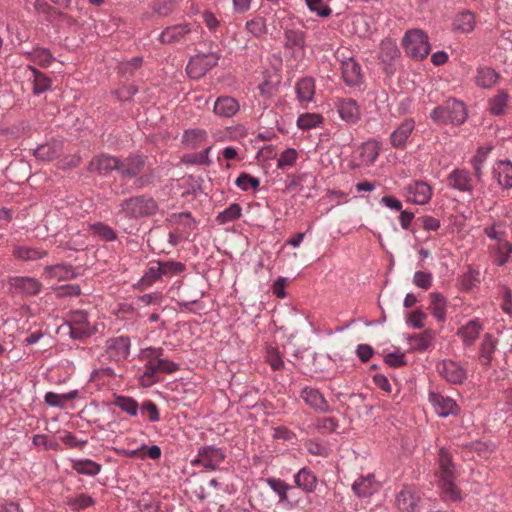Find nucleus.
Masks as SVG:
<instances>
[{
  "mask_svg": "<svg viewBox=\"0 0 512 512\" xmlns=\"http://www.w3.org/2000/svg\"><path fill=\"white\" fill-rule=\"evenodd\" d=\"M185 270V265L177 261H151L149 267L140 279L139 284L148 287L162 278V276H171L180 274Z\"/></svg>",
  "mask_w": 512,
  "mask_h": 512,
  "instance_id": "obj_4",
  "label": "nucleus"
},
{
  "mask_svg": "<svg viewBox=\"0 0 512 512\" xmlns=\"http://www.w3.org/2000/svg\"><path fill=\"white\" fill-rule=\"evenodd\" d=\"M238 110V102L230 96H221L214 104L215 114L222 117H232Z\"/></svg>",
  "mask_w": 512,
  "mask_h": 512,
  "instance_id": "obj_27",
  "label": "nucleus"
},
{
  "mask_svg": "<svg viewBox=\"0 0 512 512\" xmlns=\"http://www.w3.org/2000/svg\"><path fill=\"white\" fill-rule=\"evenodd\" d=\"M432 280V274L429 272L416 271L413 276V284L424 290L432 286Z\"/></svg>",
  "mask_w": 512,
  "mask_h": 512,
  "instance_id": "obj_60",
  "label": "nucleus"
},
{
  "mask_svg": "<svg viewBox=\"0 0 512 512\" xmlns=\"http://www.w3.org/2000/svg\"><path fill=\"white\" fill-rule=\"evenodd\" d=\"M429 298L430 306L428 309L437 321L443 322L446 319V298L439 292L430 293Z\"/></svg>",
  "mask_w": 512,
  "mask_h": 512,
  "instance_id": "obj_28",
  "label": "nucleus"
},
{
  "mask_svg": "<svg viewBox=\"0 0 512 512\" xmlns=\"http://www.w3.org/2000/svg\"><path fill=\"white\" fill-rule=\"evenodd\" d=\"M114 405L130 416H137L138 414L139 405L137 401L132 397L122 395L116 396Z\"/></svg>",
  "mask_w": 512,
  "mask_h": 512,
  "instance_id": "obj_44",
  "label": "nucleus"
},
{
  "mask_svg": "<svg viewBox=\"0 0 512 512\" xmlns=\"http://www.w3.org/2000/svg\"><path fill=\"white\" fill-rule=\"evenodd\" d=\"M95 504V500L88 494L80 493L74 497H70L67 499V505L72 510H82L93 506Z\"/></svg>",
  "mask_w": 512,
  "mask_h": 512,
  "instance_id": "obj_45",
  "label": "nucleus"
},
{
  "mask_svg": "<svg viewBox=\"0 0 512 512\" xmlns=\"http://www.w3.org/2000/svg\"><path fill=\"white\" fill-rule=\"evenodd\" d=\"M297 98L301 103H308L313 100L315 94L314 80L310 77L300 79L295 86Z\"/></svg>",
  "mask_w": 512,
  "mask_h": 512,
  "instance_id": "obj_31",
  "label": "nucleus"
},
{
  "mask_svg": "<svg viewBox=\"0 0 512 512\" xmlns=\"http://www.w3.org/2000/svg\"><path fill=\"white\" fill-rule=\"evenodd\" d=\"M142 413L148 414L150 422H158L160 420V413L157 405L151 400L144 401L139 407Z\"/></svg>",
  "mask_w": 512,
  "mask_h": 512,
  "instance_id": "obj_61",
  "label": "nucleus"
},
{
  "mask_svg": "<svg viewBox=\"0 0 512 512\" xmlns=\"http://www.w3.org/2000/svg\"><path fill=\"white\" fill-rule=\"evenodd\" d=\"M500 75L491 67H479L475 77L477 86L488 89L494 86Z\"/></svg>",
  "mask_w": 512,
  "mask_h": 512,
  "instance_id": "obj_32",
  "label": "nucleus"
},
{
  "mask_svg": "<svg viewBox=\"0 0 512 512\" xmlns=\"http://www.w3.org/2000/svg\"><path fill=\"white\" fill-rule=\"evenodd\" d=\"M146 157L140 154H130L123 160L119 159L118 173L121 178H135L143 171Z\"/></svg>",
  "mask_w": 512,
  "mask_h": 512,
  "instance_id": "obj_12",
  "label": "nucleus"
},
{
  "mask_svg": "<svg viewBox=\"0 0 512 512\" xmlns=\"http://www.w3.org/2000/svg\"><path fill=\"white\" fill-rule=\"evenodd\" d=\"M28 69L31 73L30 79H32L33 93L35 95L42 94L51 89V79L46 74L33 66H29Z\"/></svg>",
  "mask_w": 512,
  "mask_h": 512,
  "instance_id": "obj_30",
  "label": "nucleus"
},
{
  "mask_svg": "<svg viewBox=\"0 0 512 512\" xmlns=\"http://www.w3.org/2000/svg\"><path fill=\"white\" fill-rule=\"evenodd\" d=\"M81 293V288L78 284L62 285L56 289L58 297L78 296Z\"/></svg>",
  "mask_w": 512,
  "mask_h": 512,
  "instance_id": "obj_64",
  "label": "nucleus"
},
{
  "mask_svg": "<svg viewBox=\"0 0 512 512\" xmlns=\"http://www.w3.org/2000/svg\"><path fill=\"white\" fill-rule=\"evenodd\" d=\"M266 362L270 365V367L274 370H282L285 367L282 356L277 348L270 347L266 352Z\"/></svg>",
  "mask_w": 512,
  "mask_h": 512,
  "instance_id": "obj_56",
  "label": "nucleus"
},
{
  "mask_svg": "<svg viewBox=\"0 0 512 512\" xmlns=\"http://www.w3.org/2000/svg\"><path fill=\"white\" fill-rule=\"evenodd\" d=\"M60 439L69 448L83 449L88 443L87 439H78L72 432L68 431H66Z\"/></svg>",
  "mask_w": 512,
  "mask_h": 512,
  "instance_id": "obj_62",
  "label": "nucleus"
},
{
  "mask_svg": "<svg viewBox=\"0 0 512 512\" xmlns=\"http://www.w3.org/2000/svg\"><path fill=\"white\" fill-rule=\"evenodd\" d=\"M405 190L407 200L418 205L428 203L432 197V188L423 181H414L408 184Z\"/></svg>",
  "mask_w": 512,
  "mask_h": 512,
  "instance_id": "obj_16",
  "label": "nucleus"
},
{
  "mask_svg": "<svg viewBox=\"0 0 512 512\" xmlns=\"http://www.w3.org/2000/svg\"><path fill=\"white\" fill-rule=\"evenodd\" d=\"M285 47L289 49H303L305 43V32L300 29H287L284 32Z\"/></svg>",
  "mask_w": 512,
  "mask_h": 512,
  "instance_id": "obj_36",
  "label": "nucleus"
},
{
  "mask_svg": "<svg viewBox=\"0 0 512 512\" xmlns=\"http://www.w3.org/2000/svg\"><path fill=\"white\" fill-rule=\"evenodd\" d=\"M509 95L504 90L498 92L489 102L490 111L494 115H502L505 112Z\"/></svg>",
  "mask_w": 512,
  "mask_h": 512,
  "instance_id": "obj_47",
  "label": "nucleus"
},
{
  "mask_svg": "<svg viewBox=\"0 0 512 512\" xmlns=\"http://www.w3.org/2000/svg\"><path fill=\"white\" fill-rule=\"evenodd\" d=\"M420 503V495L410 486H404L396 496V505L400 512H418Z\"/></svg>",
  "mask_w": 512,
  "mask_h": 512,
  "instance_id": "obj_14",
  "label": "nucleus"
},
{
  "mask_svg": "<svg viewBox=\"0 0 512 512\" xmlns=\"http://www.w3.org/2000/svg\"><path fill=\"white\" fill-rule=\"evenodd\" d=\"M211 147H207L203 151L191 155L184 156L183 162L189 164L210 165L211 161L208 157Z\"/></svg>",
  "mask_w": 512,
  "mask_h": 512,
  "instance_id": "obj_58",
  "label": "nucleus"
},
{
  "mask_svg": "<svg viewBox=\"0 0 512 512\" xmlns=\"http://www.w3.org/2000/svg\"><path fill=\"white\" fill-rule=\"evenodd\" d=\"M438 373L449 383L463 384L467 379V370L460 363L451 359L442 360L437 364Z\"/></svg>",
  "mask_w": 512,
  "mask_h": 512,
  "instance_id": "obj_11",
  "label": "nucleus"
},
{
  "mask_svg": "<svg viewBox=\"0 0 512 512\" xmlns=\"http://www.w3.org/2000/svg\"><path fill=\"white\" fill-rule=\"evenodd\" d=\"M170 221L182 225L188 230H193L196 227V222L190 212L174 213L170 216Z\"/></svg>",
  "mask_w": 512,
  "mask_h": 512,
  "instance_id": "obj_57",
  "label": "nucleus"
},
{
  "mask_svg": "<svg viewBox=\"0 0 512 512\" xmlns=\"http://www.w3.org/2000/svg\"><path fill=\"white\" fill-rule=\"evenodd\" d=\"M225 450L214 445H206L198 448L197 458L192 460V465L203 466L207 470H216L225 460Z\"/></svg>",
  "mask_w": 512,
  "mask_h": 512,
  "instance_id": "obj_9",
  "label": "nucleus"
},
{
  "mask_svg": "<svg viewBox=\"0 0 512 512\" xmlns=\"http://www.w3.org/2000/svg\"><path fill=\"white\" fill-rule=\"evenodd\" d=\"M194 31L191 24L180 23L166 27L158 37L162 44H185L192 41Z\"/></svg>",
  "mask_w": 512,
  "mask_h": 512,
  "instance_id": "obj_10",
  "label": "nucleus"
},
{
  "mask_svg": "<svg viewBox=\"0 0 512 512\" xmlns=\"http://www.w3.org/2000/svg\"><path fill=\"white\" fill-rule=\"evenodd\" d=\"M235 185L242 191H248L250 188L256 190L260 186V180L248 173H241L236 179Z\"/></svg>",
  "mask_w": 512,
  "mask_h": 512,
  "instance_id": "obj_54",
  "label": "nucleus"
},
{
  "mask_svg": "<svg viewBox=\"0 0 512 512\" xmlns=\"http://www.w3.org/2000/svg\"><path fill=\"white\" fill-rule=\"evenodd\" d=\"M482 325L477 320H470L465 326L458 329L457 335L460 336L466 346H471L479 337Z\"/></svg>",
  "mask_w": 512,
  "mask_h": 512,
  "instance_id": "obj_29",
  "label": "nucleus"
},
{
  "mask_svg": "<svg viewBox=\"0 0 512 512\" xmlns=\"http://www.w3.org/2000/svg\"><path fill=\"white\" fill-rule=\"evenodd\" d=\"M300 397L303 401L320 413H329L331 412V408L328 405L323 394L316 388L304 387L300 393Z\"/></svg>",
  "mask_w": 512,
  "mask_h": 512,
  "instance_id": "obj_19",
  "label": "nucleus"
},
{
  "mask_svg": "<svg viewBox=\"0 0 512 512\" xmlns=\"http://www.w3.org/2000/svg\"><path fill=\"white\" fill-rule=\"evenodd\" d=\"M339 117L348 125H355L361 118L359 105L353 98H340L335 102Z\"/></svg>",
  "mask_w": 512,
  "mask_h": 512,
  "instance_id": "obj_13",
  "label": "nucleus"
},
{
  "mask_svg": "<svg viewBox=\"0 0 512 512\" xmlns=\"http://www.w3.org/2000/svg\"><path fill=\"white\" fill-rule=\"evenodd\" d=\"M221 55L218 52L199 53L192 56L186 66L187 75L198 80L218 65Z\"/></svg>",
  "mask_w": 512,
  "mask_h": 512,
  "instance_id": "obj_7",
  "label": "nucleus"
},
{
  "mask_svg": "<svg viewBox=\"0 0 512 512\" xmlns=\"http://www.w3.org/2000/svg\"><path fill=\"white\" fill-rule=\"evenodd\" d=\"M435 334L431 329H426L422 333L411 336L410 341L414 349L419 351L427 350L434 340Z\"/></svg>",
  "mask_w": 512,
  "mask_h": 512,
  "instance_id": "obj_41",
  "label": "nucleus"
},
{
  "mask_svg": "<svg viewBox=\"0 0 512 512\" xmlns=\"http://www.w3.org/2000/svg\"><path fill=\"white\" fill-rule=\"evenodd\" d=\"M449 186L461 192L471 193L474 189L473 179L467 169H454L448 175Z\"/></svg>",
  "mask_w": 512,
  "mask_h": 512,
  "instance_id": "obj_22",
  "label": "nucleus"
},
{
  "mask_svg": "<svg viewBox=\"0 0 512 512\" xmlns=\"http://www.w3.org/2000/svg\"><path fill=\"white\" fill-rule=\"evenodd\" d=\"M206 132L202 129H188L182 135V143L190 148H196L206 139Z\"/></svg>",
  "mask_w": 512,
  "mask_h": 512,
  "instance_id": "obj_42",
  "label": "nucleus"
},
{
  "mask_svg": "<svg viewBox=\"0 0 512 512\" xmlns=\"http://www.w3.org/2000/svg\"><path fill=\"white\" fill-rule=\"evenodd\" d=\"M265 482L276 493L280 503L288 501V491L292 489V486L280 478L270 477L265 479Z\"/></svg>",
  "mask_w": 512,
  "mask_h": 512,
  "instance_id": "obj_39",
  "label": "nucleus"
},
{
  "mask_svg": "<svg viewBox=\"0 0 512 512\" xmlns=\"http://www.w3.org/2000/svg\"><path fill=\"white\" fill-rule=\"evenodd\" d=\"M120 212L129 219L150 217L158 212L159 206L156 200L146 194L131 196L121 201Z\"/></svg>",
  "mask_w": 512,
  "mask_h": 512,
  "instance_id": "obj_2",
  "label": "nucleus"
},
{
  "mask_svg": "<svg viewBox=\"0 0 512 512\" xmlns=\"http://www.w3.org/2000/svg\"><path fill=\"white\" fill-rule=\"evenodd\" d=\"M487 154H488V151H486L483 147H479L477 149L476 154L472 157V159L470 161L471 165L474 169L475 177L479 181L482 179V175H483L482 167H483L484 162L486 161Z\"/></svg>",
  "mask_w": 512,
  "mask_h": 512,
  "instance_id": "obj_52",
  "label": "nucleus"
},
{
  "mask_svg": "<svg viewBox=\"0 0 512 512\" xmlns=\"http://www.w3.org/2000/svg\"><path fill=\"white\" fill-rule=\"evenodd\" d=\"M468 117L465 104L457 99H448L430 112V118L438 125H462Z\"/></svg>",
  "mask_w": 512,
  "mask_h": 512,
  "instance_id": "obj_1",
  "label": "nucleus"
},
{
  "mask_svg": "<svg viewBox=\"0 0 512 512\" xmlns=\"http://www.w3.org/2000/svg\"><path fill=\"white\" fill-rule=\"evenodd\" d=\"M245 27L247 31L254 37H261L267 31L265 19L260 16L254 17L253 19L247 21Z\"/></svg>",
  "mask_w": 512,
  "mask_h": 512,
  "instance_id": "obj_53",
  "label": "nucleus"
},
{
  "mask_svg": "<svg viewBox=\"0 0 512 512\" xmlns=\"http://www.w3.org/2000/svg\"><path fill=\"white\" fill-rule=\"evenodd\" d=\"M131 349V340L128 336L108 338L105 342V351L101 359L121 362L128 359Z\"/></svg>",
  "mask_w": 512,
  "mask_h": 512,
  "instance_id": "obj_8",
  "label": "nucleus"
},
{
  "mask_svg": "<svg viewBox=\"0 0 512 512\" xmlns=\"http://www.w3.org/2000/svg\"><path fill=\"white\" fill-rule=\"evenodd\" d=\"M402 43L405 53L414 60L425 59L431 50L428 35L421 29L408 30Z\"/></svg>",
  "mask_w": 512,
  "mask_h": 512,
  "instance_id": "obj_3",
  "label": "nucleus"
},
{
  "mask_svg": "<svg viewBox=\"0 0 512 512\" xmlns=\"http://www.w3.org/2000/svg\"><path fill=\"white\" fill-rule=\"evenodd\" d=\"M13 255L22 261H35L45 257L47 255V251L29 246H16L13 249Z\"/></svg>",
  "mask_w": 512,
  "mask_h": 512,
  "instance_id": "obj_33",
  "label": "nucleus"
},
{
  "mask_svg": "<svg viewBox=\"0 0 512 512\" xmlns=\"http://www.w3.org/2000/svg\"><path fill=\"white\" fill-rule=\"evenodd\" d=\"M72 469L80 475L94 477L102 470V465L88 458L71 461Z\"/></svg>",
  "mask_w": 512,
  "mask_h": 512,
  "instance_id": "obj_26",
  "label": "nucleus"
},
{
  "mask_svg": "<svg viewBox=\"0 0 512 512\" xmlns=\"http://www.w3.org/2000/svg\"><path fill=\"white\" fill-rule=\"evenodd\" d=\"M65 325L69 327V335L74 340H84L97 332L96 327L89 323L85 310L70 311Z\"/></svg>",
  "mask_w": 512,
  "mask_h": 512,
  "instance_id": "obj_6",
  "label": "nucleus"
},
{
  "mask_svg": "<svg viewBox=\"0 0 512 512\" xmlns=\"http://www.w3.org/2000/svg\"><path fill=\"white\" fill-rule=\"evenodd\" d=\"M310 12L315 13L319 17H328L332 14V9L324 0H305Z\"/></svg>",
  "mask_w": 512,
  "mask_h": 512,
  "instance_id": "obj_51",
  "label": "nucleus"
},
{
  "mask_svg": "<svg viewBox=\"0 0 512 512\" xmlns=\"http://www.w3.org/2000/svg\"><path fill=\"white\" fill-rule=\"evenodd\" d=\"M178 369L179 365L168 359L146 360L143 373L139 379L143 386L150 387L160 381V374H171Z\"/></svg>",
  "mask_w": 512,
  "mask_h": 512,
  "instance_id": "obj_5",
  "label": "nucleus"
},
{
  "mask_svg": "<svg viewBox=\"0 0 512 512\" xmlns=\"http://www.w3.org/2000/svg\"><path fill=\"white\" fill-rule=\"evenodd\" d=\"M427 318V314L421 309L412 311L408 318L407 324L414 329H421L424 326V320Z\"/></svg>",
  "mask_w": 512,
  "mask_h": 512,
  "instance_id": "obj_63",
  "label": "nucleus"
},
{
  "mask_svg": "<svg viewBox=\"0 0 512 512\" xmlns=\"http://www.w3.org/2000/svg\"><path fill=\"white\" fill-rule=\"evenodd\" d=\"M439 479L455 478V467L452 463L450 454L441 448L439 451Z\"/></svg>",
  "mask_w": 512,
  "mask_h": 512,
  "instance_id": "obj_35",
  "label": "nucleus"
},
{
  "mask_svg": "<svg viewBox=\"0 0 512 512\" xmlns=\"http://www.w3.org/2000/svg\"><path fill=\"white\" fill-rule=\"evenodd\" d=\"M10 286L16 293L32 296L40 292L42 284L33 277H12L9 279Z\"/></svg>",
  "mask_w": 512,
  "mask_h": 512,
  "instance_id": "obj_21",
  "label": "nucleus"
},
{
  "mask_svg": "<svg viewBox=\"0 0 512 512\" xmlns=\"http://www.w3.org/2000/svg\"><path fill=\"white\" fill-rule=\"evenodd\" d=\"M342 77L346 85L350 87L360 86L363 82L361 66L354 58H348L341 62Z\"/></svg>",
  "mask_w": 512,
  "mask_h": 512,
  "instance_id": "obj_17",
  "label": "nucleus"
},
{
  "mask_svg": "<svg viewBox=\"0 0 512 512\" xmlns=\"http://www.w3.org/2000/svg\"><path fill=\"white\" fill-rule=\"evenodd\" d=\"M493 178L502 189L512 188V162L509 160H499L495 163L492 170Z\"/></svg>",
  "mask_w": 512,
  "mask_h": 512,
  "instance_id": "obj_23",
  "label": "nucleus"
},
{
  "mask_svg": "<svg viewBox=\"0 0 512 512\" xmlns=\"http://www.w3.org/2000/svg\"><path fill=\"white\" fill-rule=\"evenodd\" d=\"M455 478L439 479V485L443 498L446 500L457 501L460 499V491L454 483Z\"/></svg>",
  "mask_w": 512,
  "mask_h": 512,
  "instance_id": "obj_43",
  "label": "nucleus"
},
{
  "mask_svg": "<svg viewBox=\"0 0 512 512\" xmlns=\"http://www.w3.org/2000/svg\"><path fill=\"white\" fill-rule=\"evenodd\" d=\"M63 152V143L59 140H51L38 145L33 150V155L40 161H52L58 158Z\"/></svg>",
  "mask_w": 512,
  "mask_h": 512,
  "instance_id": "obj_24",
  "label": "nucleus"
},
{
  "mask_svg": "<svg viewBox=\"0 0 512 512\" xmlns=\"http://www.w3.org/2000/svg\"><path fill=\"white\" fill-rule=\"evenodd\" d=\"M89 230L102 241L112 242L117 239L115 230L102 222L91 224Z\"/></svg>",
  "mask_w": 512,
  "mask_h": 512,
  "instance_id": "obj_38",
  "label": "nucleus"
},
{
  "mask_svg": "<svg viewBox=\"0 0 512 512\" xmlns=\"http://www.w3.org/2000/svg\"><path fill=\"white\" fill-rule=\"evenodd\" d=\"M475 28V17L470 11H463L454 21V29L461 33H470Z\"/></svg>",
  "mask_w": 512,
  "mask_h": 512,
  "instance_id": "obj_37",
  "label": "nucleus"
},
{
  "mask_svg": "<svg viewBox=\"0 0 512 512\" xmlns=\"http://www.w3.org/2000/svg\"><path fill=\"white\" fill-rule=\"evenodd\" d=\"M119 158L102 154L95 156L89 163L88 170L90 172H96L100 175H107L112 171L118 172Z\"/></svg>",
  "mask_w": 512,
  "mask_h": 512,
  "instance_id": "obj_20",
  "label": "nucleus"
},
{
  "mask_svg": "<svg viewBox=\"0 0 512 512\" xmlns=\"http://www.w3.org/2000/svg\"><path fill=\"white\" fill-rule=\"evenodd\" d=\"M294 482L305 493H313L316 490L318 480L311 470L304 467L294 475Z\"/></svg>",
  "mask_w": 512,
  "mask_h": 512,
  "instance_id": "obj_25",
  "label": "nucleus"
},
{
  "mask_svg": "<svg viewBox=\"0 0 512 512\" xmlns=\"http://www.w3.org/2000/svg\"><path fill=\"white\" fill-rule=\"evenodd\" d=\"M322 116L316 113L302 114L297 119V125L302 130H309L322 123Z\"/></svg>",
  "mask_w": 512,
  "mask_h": 512,
  "instance_id": "obj_49",
  "label": "nucleus"
},
{
  "mask_svg": "<svg viewBox=\"0 0 512 512\" xmlns=\"http://www.w3.org/2000/svg\"><path fill=\"white\" fill-rule=\"evenodd\" d=\"M32 442L37 447H43L45 450L57 451L60 449V445L55 440H50L44 434H37L33 436Z\"/></svg>",
  "mask_w": 512,
  "mask_h": 512,
  "instance_id": "obj_59",
  "label": "nucleus"
},
{
  "mask_svg": "<svg viewBox=\"0 0 512 512\" xmlns=\"http://www.w3.org/2000/svg\"><path fill=\"white\" fill-rule=\"evenodd\" d=\"M298 153L294 148L285 149L277 160V168L286 170L295 165Z\"/></svg>",
  "mask_w": 512,
  "mask_h": 512,
  "instance_id": "obj_48",
  "label": "nucleus"
},
{
  "mask_svg": "<svg viewBox=\"0 0 512 512\" xmlns=\"http://www.w3.org/2000/svg\"><path fill=\"white\" fill-rule=\"evenodd\" d=\"M479 277V271L469 266L467 272L461 279L462 288L466 291L472 290L478 283H480Z\"/></svg>",
  "mask_w": 512,
  "mask_h": 512,
  "instance_id": "obj_55",
  "label": "nucleus"
},
{
  "mask_svg": "<svg viewBox=\"0 0 512 512\" xmlns=\"http://www.w3.org/2000/svg\"><path fill=\"white\" fill-rule=\"evenodd\" d=\"M495 349L496 340L493 338L491 334L486 333L481 343L479 356V359L484 366L490 365Z\"/></svg>",
  "mask_w": 512,
  "mask_h": 512,
  "instance_id": "obj_34",
  "label": "nucleus"
},
{
  "mask_svg": "<svg viewBox=\"0 0 512 512\" xmlns=\"http://www.w3.org/2000/svg\"><path fill=\"white\" fill-rule=\"evenodd\" d=\"M352 490L359 497H368L373 493L372 476L360 477L352 485Z\"/></svg>",
  "mask_w": 512,
  "mask_h": 512,
  "instance_id": "obj_46",
  "label": "nucleus"
},
{
  "mask_svg": "<svg viewBox=\"0 0 512 512\" xmlns=\"http://www.w3.org/2000/svg\"><path fill=\"white\" fill-rule=\"evenodd\" d=\"M48 269L52 275L62 280H68L77 277V273L74 271V268L71 265L56 264L48 267Z\"/></svg>",
  "mask_w": 512,
  "mask_h": 512,
  "instance_id": "obj_50",
  "label": "nucleus"
},
{
  "mask_svg": "<svg viewBox=\"0 0 512 512\" xmlns=\"http://www.w3.org/2000/svg\"><path fill=\"white\" fill-rule=\"evenodd\" d=\"M415 129V121L412 118L404 119L390 135V143L396 149H404L407 140Z\"/></svg>",
  "mask_w": 512,
  "mask_h": 512,
  "instance_id": "obj_18",
  "label": "nucleus"
},
{
  "mask_svg": "<svg viewBox=\"0 0 512 512\" xmlns=\"http://www.w3.org/2000/svg\"><path fill=\"white\" fill-rule=\"evenodd\" d=\"M242 215V208L238 203L230 204L222 212H219L216 216V222L220 225H224L239 219Z\"/></svg>",
  "mask_w": 512,
  "mask_h": 512,
  "instance_id": "obj_40",
  "label": "nucleus"
},
{
  "mask_svg": "<svg viewBox=\"0 0 512 512\" xmlns=\"http://www.w3.org/2000/svg\"><path fill=\"white\" fill-rule=\"evenodd\" d=\"M429 402L432 404L436 414L440 417H448L449 415H457L459 406L450 397H446L440 393L430 392L428 395Z\"/></svg>",
  "mask_w": 512,
  "mask_h": 512,
  "instance_id": "obj_15",
  "label": "nucleus"
}]
</instances>
